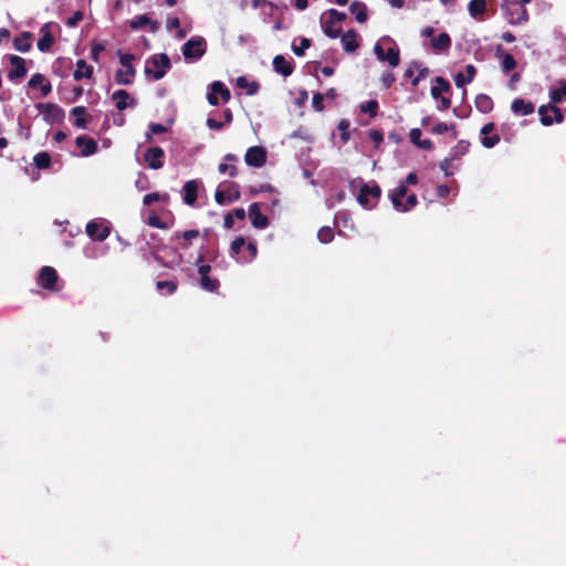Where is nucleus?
<instances>
[{"instance_id":"obj_55","label":"nucleus","mask_w":566,"mask_h":566,"mask_svg":"<svg viewBox=\"0 0 566 566\" xmlns=\"http://www.w3.org/2000/svg\"><path fill=\"white\" fill-rule=\"evenodd\" d=\"M453 128L454 125H448L447 123L440 122L431 128V133L436 135H442Z\"/></svg>"},{"instance_id":"obj_15","label":"nucleus","mask_w":566,"mask_h":566,"mask_svg":"<svg viewBox=\"0 0 566 566\" xmlns=\"http://www.w3.org/2000/svg\"><path fill=\"white\" fill-rule=\"evenodd\" d=\"M9 61L11 69L8 72V78L10 81L23 78L27 75L25 60L19 55H10Z\"/></svg>"},{"instance_id":"obj_64","label":"nucleus","mask_w":566,"mask_h":566,"mask_svg":"<svg viewBox=\"0 0 566 566\" xmlns=\"http://www.w3.org/2000/svg\"><path fill=\"white\" fill-rule=\"evenodd\" d=\"M421 134L422 133L420 128H412L409 134L410 142L417 146V144H419L421 140Z\"/></svg>"},{"instance_id":"obj_5","label":"nucleus","mask_w":566,"mask_h":566,"mask_svg":"<svg viewBox=\"0 0 566 566\" xmlns=\"http://www.w3.org/2000/svg\"><path fill=\"white\" fill-rule=\"evenodd\" d=\"M135 55L132 53H119V62L124 66L115 72V82L120 85H130L136 75V69L133 65Z\"/></svg>"},{"instance_id":"obj_53","label":"nucleus","mask_w":566,"mask_h":566,"mask_svg":"<svg viewBox=\"0 0 566 566\" xmlns=\"http://www.w3.org/2000/svg\"><path fill=\"white\" fill-rule=\"evenodd\" d=\"M147 223L150 227H154V228H157V229H163L164 230V229L168 228V224L166 222H164L158 214H151L148 218Z\"/></svg>"},{"instance_id":"obj_44","label":"nucleus","mask_w":566,"mask_h":566,"mask_svg":"<svg viewBox=\"0 0 566 566\" xmlns=\"http://www.w3.org/2000/svg\"><path fill=\"white\" fill-rule=\"evenodd\" d=\"M378 102L376 99H369L363 104H360V112L369 114L370 117L377 116L378 113Z\"/></svg>"},{"instance_id":"obj_22","label":"nucleus","mask_w":566,"mask_h":566,"mask_svg":"<svg viewBox=\"0 0 566 566\" xmlns=\"http://www.w3.org/2000/svg\"><path fill=\"white\" fill-rule=\"evenodd\" d=\"M40 32H41V38L39 39L36 46H38L39 51L48 52L54 42V36L52 35L50 24L49 23L43 24L41 27Z\"/></svg>"},{"instance_id":"obj_48","label":"nucleus","mask_w":566,"mask_h":566,"mask_svg":"<svg viewBox=\"0 0 566 566\" xmlns=\"http://www.w3.org/2000/svg\"><path fill=\"white\" fill-rule=\"evenodd\" d=\"M167 132V127L159 123H151L149 125V133L146 134V140L153 142V135L164 134Z\"/></svg>"},{"instance_id":"obj_33","label":"nucleus","mask_w":566,"mask_h":566,"mask_svg":"<svg viewBox=\"0 0 566 566\" xmlns=\"http://www.w3.org/2000/svg\"><path fill=\"white\" fill-rule=\"evenodd\" d=\"M349 11L359 23H365L368 20L367 6L361 1H353L349 6Z\"/></svg>"},{"instance_id":"obj_57","label":"nucleus","mask_w":566,"mask_h":566,"mask_svg":"<svg viewBox=\"0 0 566 566\" xmlns=\"http://www.w3.org/2000/svg\"><path fill=\"white\" fill-rule=\"evenodd\" d=\"M105 50L104 44L102 43H94L91 49V57L94 62H98L99 54Z\"/></svg>"},{"instance_id":"obj_47","label":"nucleus","mask_w":566,"mask_h":566,"mask_svg":"<svg viewBox=\"0 0 566 566\" xmlns=\"http://www.w3.org/2000/svg\"><path fill=\"white\" fill-rule=\"evenodd\" d=\"M317 239L322 243H329L334 239V232L331 227H322L317 232Z\"/></svg>"},{"instance_id":"obj_59","label":"nucleus","mask_w":566,"mask_h":566,"mask_svg":"<svg viewBox=\"0 0 566 566\" xmlns=\"http://www.w3.org/2000/svg\"><path fill=\"white\" fill-rule=\"evenodd\" d=\"M83 17L82 11L74 12V14L66 20V25L70 28L76 27L83 20Z\"/></svg>"},{"instance_id":"obj_42","label":"nucleus","mask_w":566,"mask_h":566,"mask_svg":"<svg viewBox=\"0 0 566 566\" xmlns=\"http://www.w3.org/2000/svg\"><path fill=\"white\" fill-rule=\"evenodd\" d=\"M323 31L331 39H336L342 35V29L335 28V23L328 19L323 23Z\"/></svg>"},{"instance_id":"obj_18","label":"nucleus","mask_w":566,"mask_h":566,"mask_svg":"<svg viewBox=\"0 0 566 566\" xmlns=\"http://www.w3.org/2000/svg\"><path fill=\"white\" fill-rule=\"evenodd\" d=\"M249 216L254 228L264 229L269 226V218L261 212L260 205L258 202H253L249 207Z\"/></svg>"},{"instance_id":"obj_35","label":"nucleus","mask_w":566,"mask_h":566,"mask_svg":"<svg viewBox=\"0 0 566 566\" xmlns=\"http://www.w3.org/2000/svg\"><path fill=\"white\" fill-rule=\"evenodd\" d=\"M469 13L474 19L480 17L486 11V0H471L468 6Z\"/></svg>"},{"instance_id":"obj_60","label":"nucleus","mask_w":566,"mask_h":566,"mask_svg":"<svg viewBox=\"0 0 566 566\" xmlns=\"http://www.w3.org/2000/svg\"><path fill=\"white\" fill-rule=\"evenodd\" d=\"M44 81V76L41 73H35L31 76V78L28 82V86L30 88H35L39 85H41Z\"/></svg>"},{"instance_id":"obj_4","label":"nucleus","mask_w":566,"mask_h":566,"mask_svg":"<svg viewBox=\"0 0 566 566\" xmlns=\"http://www.w3.org/2000/svg\"><path fill=\"white\" fill-rule=\"evenodd\" d=\"M407 187L403 184H400L391 193L390 200L394 208L401 212H407L411 210L418 203L417 196L411 193L407 196Z\"/></svg>"},{"instance_id":"obj_19","label":"nucleus","mask_w":566,"mask_h":566,"mask_svg":"<svg viewBox=\"0 0 566 566\" xmlns=\"http://www.w3.org/2000/svg\"><path fill=\"white\" fill-rule=\"evenodd\" d=\"M36 107L43 114L46 122L53 123L60 120L63 116V111L55 104H38Z\"/></svg>"},{"instance_id":"obj_49","label":"nucleus","mask_w":566,"mask_h":566,"mask_svg":"<svg viewBox=\"0 0 566 566\" xmlns=\"http://www.w3.org/2000/svg\"><path fill=\"white\" fill-rule=\"evenodd\" d=\"M177 282L176 281H158L156 283V287L158 291H166L167 294H174L177 290Z\"/></svg>"},{"instance_id":"obj_28","label":"nucleus","mask_w":566,"mask_h":566,"mask_svg":"<svg viewBox=\"0 0 566 566\" xmlns=\"http://www.w3.org/2000/svg\"><path fill=\"white\" fill-rule=\"evenodd\" d=\"M495 54L496 56L502 57L501 67L505 74L513 71L516 67L517 63L515 57L510 53H505L503 51L502 45L496 46Z\"/></svg>"},{"instance_id":"obj_1","label":"nucleus","mask_w":566,"mask_h":566,"mask_svg":"<svg viewBox=\"0 0 566 566\" xmlns=\"http://www.w3.org/2000/svg\"><path fill=\"white\" fill-rule=\"evenodd\" d=\"M531 1L532 0H503L501 9L504 12L507 23L518 25L527 22L528 12L525 4Z\"/></svg>"},{"instance_id":"obj_41","label":"nucleus","mask_w":566,"mask_h":566,"mask_svg":"<svg viewBox=\"0 0 566 566\" xmlns=\"http://www.w3.org/2000/svg\"><path fill=\"white\" fill-rule=\"evenodd\" d=\"M549 97L553 103H560L563 99H566V81L560 82L559 87L552 90Z\"/></svg>"},{"instance_id":"obj_37","label":"nucleus","mask_w":566,"mask_h":566,"mask_svg":"<svg viewBox=\"0 0 566 566\" xmlns=\"http://www.w3.org/2000/svg\"><path fill=\"white\" fill-rule=\"evenodd\" d=\"M475 107L483 114L490 113L493 108V101L485 94H479L475 98Z\"/></svg>"},{"instance_id":"obj_7","label":"nucleus","mask_w":566,"mask_h":566,"mask_svg":"<svg viewBox=\"0 0 566 566\" xmlns=\"http://www.w3.org/2000/svg\"><path fill=\"white\" fill-rule=\"evenodd\" d=\"M380 196L381 189L378 185L375 184L370 186L368 184H364L360 187L359 193L357 196V201L365 209H371L377 205Z\"/></svg>"},{"instance_id":"obj_10","label":"nucleus","mask_w":566,"mask_h":566,"mask_svg":"<svg viewBox=\"0 0 566 566\" xmlns=\"http://www.w3.org/2000/svg\"><path fill=\"white\" fill-rule=\"evenodd\" d=\"M538 115L544 126H551L553 123H562L564 120L562 109L553 104L539 106Z\"/></svg>"},{"instance_id":"obj_26","label":"nucleus","mask_w":566,"mask_h":566,"mask_svg":"<svg viewBox=\"0 0 566 566\" xmlns=\"http://www.w3.org/2000/svg\"><path fill=\"white\" fill-rule=\"evenodd\" d=\"M430 45L434 52H448L451 48V38L447 32H442L431 40Z\"/></svg>"},{"instance_id":"obj_40","label":"nucleus","mask_w":566,"mask_h":566,"mask_svg":"<svg viewBox=\"0 0 566 566\" xmlns=\"http://www.w3.org/2000/svg\"><path fill=\"white\" fill-rule=\"evenodd\" d=\"M33 163L38 169H48L51 166V156L46 151H40L34 156Z\"/></svg>"},{"instance_id":"obj_52","label":"nucleus","mask_w":566,"mask_h":566,"mask_svg":"<svg viewBox=\"0 0 566 566\" xmlns=\"http://www.w3.org/2000/svg\"><path fill=\"white\" fill-rule=\"evenodd\" d=\"M453 163L454 161L449 156L440 163L439 167L443 171L446 177L452 176L454 174L453 170L451 169Z\"/></svg>"},{"instance_id":"obj_20","label":"nucleus","mask_w":566,"mask_h":566,"mask_svg":"<svg viewBox=\"0 0 566 566\" xmlns=\"http://www.w3.org/2000/svg\"><path fill=\"white\" fill-rule=\"evenodd\" d=\"M76 146L81 148V155L91 156L97 151V143L94 138L81 135L76 137Z\"/></svg>"},{"instance_id":"obj_29","label":"nucleus","mask_w":566,"mask_h":566,"mask_svg":"<svg viewBox=\"0 0 566 566\" xmlns=\"http://www.w3.org/2000/svg\"><path fill=\"white\" fill-rule=\"evenodd\" d=\"M511 109L516 115H530L534 113L535 106L532 102L525 101L523 98H515L511 104Z\"/></svg>"},{"instance_id":"obj_14","label":"nucleus","mask_w":566,"mask_h":566,"mask_svg":"<svg viewBox=\"0 0 566 566\" xmlns=\"http://www.w3.org/2000/svg\"><path fill=\"white\" fill-rule=\"evenodd\" d=\"M165 151L158 146L148 148L144 154V160L150 169H160L164 166Z\"/></svg>"},{"instance_id":"obj_61","label":"nucleus","mask_w":566,"mask_h":566,"mask_svg":"<svg viewBox=\"0 0 566 566\" xmlns=\"http://www.w3.org/2000/svg\"><path fill=\"white\" fill-rule=\"evenodd\" d=\"M369 138L376 146H379L384 140V134L380 130L373 129L369 132Z\"/></svg>"},{"instance_id":"obj_30","label":"nucleus","mask_w":566,"mask_h":566,"mask_svg":"<svg viewBox=\"0 0 566 566\" xmlns=\"http://www.w3.org/2000/svg\"><path fill=\"white\" fill-rule=\"evenodd\" d=\"M198 199V184L196 180H189L184 185V201L188 206H193Z\"/></svg>"},{"instance_id":"obj_25","label":"nucleus","mask_w":566,"mask_h":566,"mask_svg":"<svg viewBox=\"0 0 566 566\" xmlns=\"http://www.w3.org/2000/svg\"><path fill=\"white\" fill-rule=\"evenodd\" d=\"M233 187H234V185H231L228 189H224V190L218 189L214 192L216 202L219 205H224L227 202H232L234 200H239L240 191L238 189H234V191L232 192Z\"/></svg>"},{"instance_id":"obj_51","label":"nucleus","mask_w":566,"mask_h":566,"mask_svg":"<svg viewBox=\"0 0 566 566\" xmlns=\"http://www.w3.org/2000/svg\"><path fill=\"white\" fill-rule=\"evenodd\" d=\"M325 14L328 15V20L334 22L335 24L338 22H343L346 19V13L340 12L336 9H328Z\"/></svg>"},{"instance_id":"obj_36","label":"nucleus","mask_w":566,"mask_h":566,"mask_svg":"<svg viewBox=\"0 0 566 566\" xmlns=\"http://www.w3.org/2000/svg\"><path fill=\"white\" fill-rule=\"evenodd\" d=\"M470 148V143L468 140H460L458 144L451 149L449 157L452 158L453 161H458L462 156L468 154Z\"/></svg>"},{"instance_id":"obj_21","label":"nucleus","mask_w":566,"mask_h":566,"mask_svg":"<svg viewBox=\"0 0 566 566\" xmlns=\"http://www.w3.org/2000/svg\"><path fill=\"white\" fill-rule=\"evenodd\" d=\"M343 49L347 53H353L359 48L358 33L356 30L350 29L340 35Z\"/></svg>"},{"instance_id":"obj_27","label":"nucleus","mask_w":566,"mask_h":566,"mask_svg":"<svg viewBox=\"0 0 566 566\" xmlns=\"http://www.w3.org/2000/svg\"><path fill=\"white\" fill-rule=\"evenodd\" d=\"M13 48L21 52L27 53L32 48V33L29 31H23L20 35L13 39Z\"/></svg>"},{"instance_id":"obj_6","label":"nucleus","mask_w":566,"mask_h":566,"mask_svg":"<svg viewBox=\"0 0 566 566\" xmlns=\"http://www.w3.org/2000/svg\"><path fill=\"white\" fill-rule=\"evenodd\" d=\"M182 55L186 60L198 61L207 51V41L205 38L195 35L182 45Z\"/></svg>"},{"instance_id":"obj_24","label":"nucleus","mask_w":566,"mask_h":566,"mask_svg":"<svg viewBox=\"0 0 566 566\" xmlns=\"http://www.w3.org/2000/svg\"><path fill=\"white\" fill-rule=\"evenodd\" d=\"M146 25L150 27L151 32H156L160 27L158 21L150 20L146 14L136 15L129 21V27L132 30H138Z\"/></svg>"},{"instance_id":"obj_16","label":"nucleus","mask_w":566,"mask_h":566,"mask_svg":"<svg viewBox=\"0 0 566 566\" xmlns=\"http://www.w3.org/2000/svg\"><path fill=\"white\" fill-rule=\"evenodd\" d=\"M495 129V124L493 122L486 123L483 125V127L480 130V134L482 135L481 144L485 148H493L495 145H497L501 140L499 134H493Z\"/></svg>"},{"instance_id":"obj_32","label":"nucleus","mask_w":566,"mask_h":566,"mask_svg":"<svg viewBox=\"0 0 566 566\" xmlns=\"http://www.w3.org/2000/svg\"><path fill=\"white\" fill-rule=\"evenodd\" d=\"M465 73L467 74L459 72L454 75V83L458 87H463L465 84H469L473 81L476 74L475 66L473 64H468L465 66Z\"/></svg>"},{"instance_id":"obj_38","label":"nucleus","mask_w":566,"mask_h":566,"mask_svg":"<svg viewBox=\"0 0 566 566\" xmlns=\"http://www.w3.org/2000/svg\"><path fill=\"white\" fill-rule=\"evenodd\" d=\"M451 88L450 83L441 77H436V85L431 87V95L433 98H439L442 93L449 92Z\"/></svg>"},{"instance_id":"obj_8","label":"nucleus","mask_w":566,"mask_h":566,"mask_svg":"<svg viewBox=\"0 0 566 566\" xmlns=\"http://www.w3.org/2000/svg\"><path fill=\"white\" fill-rule=\"evenodd\" d=\"M86 234L94 241H104L111 234V227L106 220H92L86 224Z\"/></svg>"},{"instance_id":"obj_56","label":"nucleus","mask_w":566,"mask_h":566,"mask_svg":"<svg viewBox=\"0 0 566 566\" xmlns=\"http://www.w3.org/2000/svg\"><path fill=\"white\" fill-rule=\"evenodd\" d=\"M324 95L322 93H315L313 95V107L317 112H322L324 109Z\"/></svg>"},{"instance_id":"obj_11","label":"nucleus","mask_w":566,"mask_h":566,"mask_svg":"<svg viewBox=\"0 0 566 566\" xmlns=\"http://www.w3.org/2000/svg\"><path fill=\"white\" fill-rule=\"evenodd\" d=\"M59 280L57 272L52 266H43L41 268L39 274H38V284L50 292L57 291L56 283Z\"/></svg>"},{"instance_id":"obj_3","label":"nucleus","mask_w":566,"mask_h":566,"mask_svg":"<svg viewBox=\"0 0 566 566\" xmlns=\"http://www.w3.org/2000/svg\"><path fill=\"white\" fill-rule=\"evenodd\" d=\"M171 62L166 53L154 54L146 60L145 75L155 81L163 78L167 71L170 70Z\"/></svg>"},{"instance_id":"obj_58","label":"nucleus","mask_w":566,"mask_h":566,"mask_svg":"<svg viewBox=\"0 0 566 566\" xmlns=\"http://www.w3.org/2000/svg\"><path fill=\"white\" fill-rule=\"evenodd\" d=\"M396 77H395V74L392 72H385L382 75H381V84L385 88H389L392 83L395 82Z\"/></svg>"},{"instance_id":"obj_23","label":"nucleus","mask_w":566,"mask_h":566,"mask_svg":"<svg viewBox=\"0 0 566 566\" xmlns=\"http://www.w3.org/2000/svg\"><path fill=\"white\" fill-rule=\"evenodd\" d=\"M274 71L283 76H290L294 71V65L287 61L283 55H275L273 59Z\"/></svg>"},{"instance_id":"obj_13","label":"nucleus","mask_w":566,"mask_h":566,"mask_svg":"<svg viewBox=\"0 0 566 566\" xmlns=\"http://www.w3.org/2000/svg\"><path fill=\"white\" fill-rule=\"evenodd\" d=\"M211 271V266L209 264H202L198 268V273L200 275V287L207 292H217L220 282L218 279L210 277L209 273Z\"/></svg>"},{"instance_id":"obj_50","label":"nucleus","mask_w":566,"mask_h":566,"mask_svg":"<svg viewBox=\"0 0 566 566\" xmlns=\"http://www.w3.org/2000/svg\"><path fill=\"white\" fill-rule=\"evenodd\" d=\"M312 42L307 38H302L300 45H292V50L295 55L303 56L305 54V50L311 46Z\"/></svg>"},{"instance_id":"obj_43","label":"nucleus","mask_w":566,"mask_h":566,"mask_svg":"<svg viewBox=\"0 0 566 566\" xmlns=\"http://www.w3.org/2000/svg\"><path fill=\"white\" fill-rule=\"evenodd\" d=\"M245 245V239L243 237H237L230 245V256L234 259H240L238 255L240 254L242 248Z\"/></svg>"},{"instance_id":"obj_12","label":"nucleus","mask_w":566,"mask_h":566,"mask_svg":"<svg viewBox=\"0 0 566 566\" xmlns=\"http://www.w3.org/2000/svg\"><path fill=\"white\" fill-rule=\"evenodd\" d=\"M244 161L250 167L260 168L266 163V149L262 146H252L248 148L244 155Z\"/></svg>"},{"instance_id":"obj_54","label":"nucleus","mask_w":566,"mask_h":566,"mask_svg":"<svg viewBox=\"0 0 566 566\" xmlns=\"http://www.w3.org/2000/svg\"><path fill=\"white\" fill-rule=\"evenodd\" d=\"M218 170L220 174H228L230 177L238 175V168L234 165L222 163L219 165Z\"/></svg>"},{"instance_id":"obj_63","label":"nucleus","mask_w":566,"mask_h":566,"mask_svg":"<svg viewBox=\"0 0 566 566\" xmlns=\"http://www.w3.org/2000/svg\"><path fill=\"white\" fill-rule=\"evenodd\" d=\"M206 125H207L210 129H212V130H220V129H222V128H223L224 123L219 122V120H217V119H214V118L209 117V118L206 120Z\"/></svg>"},{"instance_id":"obj_39","label":"nucleus","mask_w":566,"mask_h":566,"mask_svg":"<svg viewBox=\"0 0 566 566\" xmlns=\"http://www.w3.org/2000/svg\"><path fill=\"white\" fill-rule=\"evenodd\" d=\"M237 86L240 88H245L248 95L256 94L260 87L258 82H249L244 76H239L237 78Z\"/></svg>"},{"instance_id":"obj_62","label":"nucleus","mask_w":566,"mask_h":566,"mask_svg":"<svg viewBox=\"0 0 566 566\" xmlns=\"http://www.w3.org/2000/svg\"><path fill=\"white\" fill-rule=\"evenodd\" d=\"M348 128H349V122L346 119H343L338 124V129L342 132V139L347 140L349 138L348 136Z\"/></svg>"},{"instance_id":"obj_9","label":"nucleus","mask_w":566,"mask_h":566,"mask_svg":"<svg viewBox=\"0 0 566 566\" xmlns=\"http://www.w3.org/2000/svg\"><path fill=\"white\" fill-rule=\"evenodd\" d=\"M218 95L222 103H228L231 98V92L226 84L220 81H214L210 84V92L207 94L208 103L212 106H218L220 104Z\"/></svg>"},{"instance_id":"obj_31","label":"nucleus","mask_w":566,"mask_h":566,"mask_svg":"<svg viewBox=\"0 0 566 566\" xmlns=\"http://www.w3.org/2000/svg\"><path fill=\"white\" fill-rule=\"evenodd\" d=\"M200 235V232L196 229L187 230L184 232H176L171 240H179L181 239L182 242L180 243V248L184 250H187L190 248L192 240L197 239Z\"/></svg>"},{"instance_id":"obj_45","label":"nucleus","mask_w":566,"mask_h":566,"mask_svg":"<svg viewBox=\"0 0 566 566\" xmlns=\"http://www.w3.org/2000/svg\"><path fill=\"white\" fill-rule=\"evenodd\" d=\"M169 196L167 193L160 195L159 192H150L144 196L143 203L145 206H150L157 201H167Z\"/></svg>"},{"instance_id":"obj_34","label":"nucleus","mask_w":566,"mask_h":566,"mask_svg":"<svg viewBox=\"0 0 566 566\" xmlns=\"http://www.w3.org/2000/svg\"><path fill=\"white\" fill-rule=\"evenodd\" d=\"M73 77L75 81H81L82 78H92L93 66L88 65L85 60H78L76 62V70L73 73Z\"/></svg>"},{"instance_id":"obj_17","label":"nucleus","mask_w":566,"mask_h":566,"mask_svg":"<svg viewBox=\"0 0 566 566\" xmlns=\"http://www.w3.org/2000/svg\"><path fill=\"white\" fill-rule=\"evenodd\" d=\"M112 99L116 104L118 111H124L127 107H134L137 105V101L130 96L126 90H117L113 93Z\"/></svg>"},{"instance_id":"obj_46","label":"nucleus","mask_w":566,"mask_h":566,"mask_svg":"<svg viewBox=\"0 0 566 566\" xmlns=\"http://www.w3.org/2000/svg\"><path fill=\"white\" fill-rule=\"evenodd\" d=\"M245 249L249 252L248 256L242 255L241 259H238V262L248 263L254 260L258 255V247L254 242H245Z\"/></svg>"},{"instance_id":"obj_2","label":"nucleus","mask_w":566,"mask_h":566,"mask_svg":"<svg viewBox=\"0 0 566 566\" xmlns=\"http://www.w3.org/2000/svg\"><path fill=\"white\" fill-rule=\"evenodd\" d=\"M374 52L379 61H387L391 67L400 63V51L390 36L381 38L374 46Z\"/></svg>"}]
</instances>
